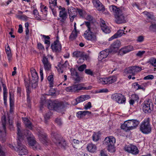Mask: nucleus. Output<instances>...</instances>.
Segmentation results:
<instances>
[{"label":"nucleus","mask_w":156,"mask_h":156,"mask_svg":"<svg viewBox=\"0 0 156 156\" xmlns=\"http://www.w3.org/2000/svg\"><path fill=\"white\" fill-rule=\"evenodd\" d=\"M121 46V43L120 41L117 40L114 41L111 45L110 48L111 51L114 52H116Z\"/></svg>","instance_id":"5701e85b"},{"label":"nucleus","mask_w":156,"mask_h":156,"mask_svg":"<svg viewBox=\"0 0 156 156\" xmlns=\"http://www.w3.org/2000/svg\"><path fill=\"white\" fill-rule=\"evenodd\" d=\"M142 70L141 67L137 66L130 67L124 70L125 73L134 76L137 73Z\"/></svg>","instance_id":"ddd939ff"},{"label":"nucleus","mask_w":156,"mask_h":156,"mask_svg":"<svg viewBox=\"0 0 156 156\" xmlns=\"http://www.w3.org/2000/svg\"><path fill=\"white\" fill-rule=\"evenodd\" d=\"M86 65L85 64H83L80 66L79 67L78 69L80 71H83L84 70V69L86 68Z\"/></svg>","instance_id":"4d7b16f0"},{"label":"nucleus","mask_w":156,"mask_h":156,"mask_svg":"<svg viewBox=\"0 0 156 156\" xmlns=\"http://www.w3.org/2000/svg\"><path fill=\"white\" fill-rule=\"evenodd\" d=\"M23 31V27L20 24L19 26V29L18 30V32L20 33H21Z\"/></svg>","instance_id":"338daca9"},{"label":"nucleus","mask_w":156,"mask_h":156,"mask_svg":"<svg viewBox=\"0 0 156 156\" xmlns=\"http://www.w3.org/2000/svg\"><path fill=\"white\" fill-rule=\"evenodd\" d=\"M18 146L17 148V152L19 153V154L20 155H23L27 153V150L26 147L23 145L22 144L20 143V140H19L17 141Z\"/></svg>","instance_id":"dca6fc26"},{"label":"nucleus","mask_w":156,"mask_h":156,"mask_svg":"<svg viewBox=\"0 0 156 156\" xmlns=\"http://www.w3.org/2000/svg\"><path fill=\"white\" fill-rule=\"evenodd\" d=\"M144 40V37L143 36H139L137 37L136 41L138 42H142Z\"/></svg>","instance_id":"09e8293b"},{"label":"nucleus","mask_w":156,"mask_h":156,"mask_svg":"<svg viewBox=\"0 0 156 156\" xmlns=\"http://www.w3.org/2000/svg\"><path fill=\"white\" fill-rule=\"evenodd\" d=\"M38 132L37 135L41 142L44 145L47 146L49 144L48 140L46 134L42 130L39 129L37 130Z\"/></svg>","instance_id":"4468645a"},{"label":"nucleus","mask_w":156,"mask_h":156,"mask_svg":"<svg viewBox=\"0 0 156 156\" xmlns=\"http://www.w3.org/2000/svg\"><path fill=\"white\" fill-rule=\"evenodd\" d=\"M93 140L94 141H97L99 139L98 135L97 133H94L92 136Z\"/></svg>","instance_id":"a18cd8bd"},{"label":"nucleus","mask_w":156,"mask_h":156,"mask_svg":"<svg viewBox=\"0 0 156 156\" xmlns=\"http://www.w3.org/2000/svg\"><path fill=\"white\" fill-rule=\"evenodd\" d=\"M55 122L59 126H61L63 124L62 121L61 119L59 118H57L55 120Z\"/></svg>","instance_id":"de8ad7c7"},{"label":"nucleus","mask_w":156,"mask_h":156,"mask_svg":"<svg viewBox=\"0 0 156 156\" xmlns=\"http://www.w3.org/2000/svg\"><path fill=\"white\" fill-rule=\"evenodd\" d=\"M87 149L89 152L94 153L96 152L97 147L94 144L92 143H90L87 144Z\"/></svg>","instance_id":"cd10ccee"},{"label":"nucleus","mask_w":156,"mask_h":156,"mask_svg":"<svg viewBox=\"0 0 156 156\" xmlns=\"http://www.w3.org/2000/svg\"><path fill=\"white\" fill-rule=\"evenodd\" d=\"M150 62L154 66L156 67V59L154 58H152L150 60Z\"/></svg>","instance_id":"8fccbe9b"},{"label":"nucleus","mask_w":156,"mask_h":156,"mask_svg":"<svg viewBox=\"0 0 156 156\" xmlns=\"http://www.w3.org/2000/svg\"><path fill=\"white\" fill-rule=\"evenodd\" d=\"M94 6L99 11H103L104 7L99 0H92Z\"/></svg>","instance_id":"393cba45"},{"label":"nucleus","mask_w":156,"mask_h":156,"mask_svg":"<svg viewBox=\"0 0 156 156\" xmlns=\"http://www.w3.org/2000/svg\"><path fill=\"white\" fill-rule=\"evenodd\" d=\"M91 107V103L90 102H89L85 106V109H88L90 108Z\"/></svg>","instance_id":"0e129e2a"},{"label":"nucleus","mask_w":156,"mask_h":156,"mask_svg":"<svg viewBox=\"0 0 156 156\" xmlns=\"http://www.w3.org/2000/svg\"><path fill=\"white\" fill-rule=\"evenodd\" d=\"M85 116L84 111H80L78 112L76 114V116L79 118H81Z\"/></svg>","instance_id":"a19ab883"},{"label":"nucleus","mask_w":156,"mask_h":156,"mask_svg":"<svg viewBox=\"0 0 156 156\" xmlns=\"http://www.w3.org/2000/svg\"><path fill=\"white\" fill-rule=\"evenodd\" d=\"M71 75L73 78L75 79V80L76 81H80V78L79 77V75L76 72V70L71 69Z\"/></svg>","instance_id":"c85d7f7f"},{"label":"nucleus","mask_w":156,"mask_h":156,"mask_svg":"<svg viewBox=\"0 0 156 156\" xmlns=\"http://www.w3.org/2000/svg\"><path fill=\"white\" fill-rule=\"evenodd\" d=\"M51 9V10L52 12V13L53 15L54 16H56V9H55L56 7H50Z\"/></svg>","instance_id":"e2e57ef3"},{"label":"nucleus","mask_w":156,"mask_h":156,"mask_svg":"<svg viewBox=\"0 0 156 156\" xmlns=\"http://www.w3.org/2000/svg\"><path fill=\"white\" fill-rule=\"evenodd\" d=\"M51 135L53 141L59 148H65L66 147V141L61 140V138L58 134L53 132L51 133Z\"/></svg>","instance_id":"0eeeda50"},{"label":"nucleus","mask_w":156,"mask_h":156,"mask_svg":"<svg viewBox=\"0 0 156 156\" xmlns=\"http://www.w3.org/2000/svg\"><path fill=\"white\" fill-rule=\"evenodd\" d=\"M115 143V139L112 136L106 137L104 140V144L108 147L109 151H112L114 150V145Z\"/></svg>","instance_id":"6e6552de"},{"label":"nucleus","mask_w":156,"mask_h":156,"mask_svg":"<svg viewBox=\"0 0 156 156\" xmlns=\"http://www.w3.org/2000/svg\"><path fill=\"white\" fill-rule=\"evenodd\" d=\"M48 108L50 110H55L57 111L63 108V106L61 103H55L54 101H49L48 105Z\"/></svg>","instance_id":"9d476101"},{"label":"nucleus","mask_w":156,"mask_h":156,"mask_svg":"<svg viewBox=\"0 0 156 156\" xmlns=\"http://www.w3.org/2000/svg\"><path fill=\"white\" fill-rule=\"evenodd\" d=\"M2 87H3V96H5V95H7V90L6 86L5 84H2Z\"/></svg>","instance_id":"5fc2aeb1"},{"label":"nucleus","mask_w":156,"mask_h":156,"mask_svg":"<svg viewBox=\"0 0 156 156\" xmlns=\"http://www.w3.org/2000/svg\"><path fill=\"white\" fill-rule=\"evenodd\" d=\"M125 150L126 151L133 154H136L139 153L137 147L134 145L126 146L125 147Z\"/></svg>","instance_id":"a211bd4d"},{"label":"nucleus","mask_w":156,"mask_h":156,"mask_svg":"<svg viewBox=\"0 0 156 156\" xmlns=\"http://www.w3.org/2000/svg\"><path fill=\"white\" fill-rule=\"evenodd\" d=\"M111 98L119 104H124L126 102L125 98L121 94H114L112 95Z\"/></svg>","instance_id":"1a4fd4ad"},{"label":"nucleus","mask_w":156,"mask_h":156,"mask_svg":"<svg viewBox=\"0 0 156 156\" xmlns=\"http://www.w3.org/2000/svg\"><path fill=\"white\" fill-rule=\"evenodd\" d=\"M12 112V111L11 109L10 113H5L2 117V126L0 127V140L2 143L4 142L6 139V126L7 123L6 117L8 116L9 120H10L9 115Z\"/></svg>","instance_id":"20e7f679"},{"label":"nucleus","mask_w":156,"mask_h":156,"mask_svg":"<svg viewBox=\"0 0 156 156\" xmlns=\"http://www.w3.org/2000/svg\"><path fill=\"white\" fill-rule=\"evenodd\" d=\"M139 122L135 119H130L125 121L121 126L122 129L128 131L135 128L139 123Z\"/></svg>","instance_id":"39448f33"},{"label":"nucleus","mask_w":156,"mask_h":156,"mask_svg":"<svg viewBox=\"0 0 156 156\" xmlns=\"http://www.w3.org/2000/svg\"><path fill=\"white\" fill-rule=\"evenodd\" d=\"M77 92L79 90H90L92 89V87L90 86H89L87 87H84L80 84L78 85H76Z\"/></svg>","instance_id":"c756f323"},{"label":"nucleus","mask_w":156,"mask_h":156,"mask_svg":"<svg viewBox=\"0 0 156 156\" xmlns=\"http://www.w3.org/2000/svg\"><path fill=\"white\" fill-rule=\"evenodd\" d=\"M24 80L25 81V85L26 88L27 92V101H28L29 94V83L27 81L26 79H24Z\"/></svg>","instance_id":"c9c22d12"},{"label":"nucleus","mask_w":156,"mask_h":156,"mask_svg":"<svg viewBox=\"0 0 156 156\" xmlns=\"http://www.w3.org/2000/svg\"><path fill=\"white\" fill-rule=\"evenodd\" d=\"M110 51L108 50H105L100 52L98 57L99 61L102 62L105 61L104 59L107 57L109 54Z\"/></svg>","instance_id":"4be33fe9"},{"label":"nucleus","mask_w":156,"mask_h":156,"mask_svg":"<svg viewBox=\"0 0 156 156\" xmlns=\"http://www.w3.org/2000/svg\"><path fill=\"white\" fill-rule=\"evenodd\" d=\"M57 0H51L49 2L50 7H56L57 5Z\"/></svg>","instance_id":"79ce46f5"},{"label":"nucleus","mask_w":156,"mask_h":156,"mask_svg":"<svg viewBox=\"0 0 156 156\" xmlns=\"http://www.w3.org/2000/svg\"><path fill=\"white\" fill-rule=\"evenodd\" d=\"M59 17L60 18L58 19L60 22L64 23L67 17V13L66 10L65 8H63L62 11L59 12Z\"/></svg>","instance_id":"412c9836"},{"label":"nucleus","mask_w":156,"mask_h":156,"mask_svg":"<svg viewBox=\"0 0 156 156\" xmlns=\"http://www.w3.org/2000/svg\"><path fill=\"white\" fill-rule=\"evenodd\" d=\"M58 37L57 40L52 43L51 46V48L54 52H57L60 51L61 48V45L58 41Z\"/></svg>","instance_id":"aec40b11"},{"label":"nucleus","mask_w":156,"mask_h":156,"mask_svg":"<svg viewBox=\"0 0 156 156\" xmlns=\"http://www.w3.org/2000/svg\"><path fill=\"white\" fill-rule=\"evenodd\" d=\"M76 11L78 12L80 17H83V16L84 12L82 10L79 9H77Z\"/></svg>","instance_id":"49530a36"},{"label":"nucleus","mask_w":156,"mask_h":156,"mask_svg":"<svg viewBox=\"0 0 156 156\" xmlns=\"http://www.w3.org/2000/svg\"><path fill=\"white\" fill-rule=\"evenodd\" d=\"M90 97L88 95H82L78 97L76 99V101H73L72 104L73 105H76L78 103L82 102L89 99Z\"/></svg>","instance_id":"f3484780"},{"label":"nucleus","mask_w":156,"mask_h":156,"mask_svg":"<svg viewBox=\"0 0 156 156\" xmlns=\"http://www.w3.org/2000/svg\"><path fill=\"white\" fill-rule=\"evenodd\" d=\"M41 11L44 13V15L46 16H47V7L46 6H44L43 5H41L40 6Z\"/></svg>","instance_id":"4c0bfd02"},{"label":"nucleus","mask_w":156,"mask_h":156,"mask_svg":"<svg viewBox=\"0 0 156 156\" xmlns=\"http://www.w3.org/2000/svg\"><path fill=\"white\" fill-rule=\"evenodd\" d=\"M140 129V131L144 134H147L151 133L152 128L149 118L144 119L141 122Z\"/></svg>","instance_id":"423d86ee"},{"label":"nucleus","mask_w":156,"mask_h":156,"mask_svg":"<svg viewBox=\"0 0 156 156\" xmlns=\"http://www.w3.org/2000/svg\"><path fill=\"white\" fill-rule=\"evenodd\" d=\"M37 47L39 49L41 50H44V48L43 45L40 43L37 44Z\"/></svg>","instance_id":"774afa93"},{"label":"nucleus","mask_w":156,"mask_h":156,"mask_svg":"<svg viewBox=\"0 0 156 156\" xmlns=\"http://www.w3.org/2000/svg\"><path fill=\"white\" fill-rule=\"evenodd\" d=\"M85 73L87 74L90 76H93L94 74L93 72L90 69H86L85 70Z\"/></svg>","instance_id":"864d4df0"},{"label":"nucleus","mask_w":156,"mask_h":156,"mask_svg":"<svg viewBox=\"0 0 156 156\" xmlns=\"http://www.w3.org/2000/svg\"><path fill=\"white\" fill-rule=\"evenodd\" d=\"M153 105L151 100L149 99L145 101L143 105V109L145 113H150L153 108Z\"/></svg>","instance_id":"f8f14e48"},{"label":"nucleus","mask_w":156,"mask_h":156,"mask_svg":"<svg viewBox=\"0 0 156 156\" xmlns=\"http://www.w3.org/2000/svg\"><path fill=\"white\" fill-rule=\"evenodd\" d=\"M29 24L28 22H27L25 24V31L26 32V36H25V38L26 40L28 41L29 39Z\"/></svg>","instance_id":"7c9ffc66"},{"label":"nucleus","mask_w":156,"mask_h":156,"mask_svg":"<svg viewBox=\"0 0 156 156\" xmlns=\"http://www.w3.org/2000/svg\"><path fill=\"white\" fill-rule=\"evenodd\" d=\"M87 55H86V54L84 55V56H81L79 59L78 62H80L82 63L83 62L85 59L87 58Z\"/></svg>","instance_id":"3c124183"},{"label":"nucleus","mask_w":156,"mask_h":156,"mask_svg":"<svg viewBox=\"0 0 156 156\" xmlns=\"http://www.w3.org/2000/svg\"><path fill=\"white\" fill-rule=\"evenodd\" d=\"M85 53L83 51H76L73 52V56L76 58H80L84 56Z\"/></svg>","instance_id":"2f4dec72"},{"label":"nucleus","mask_w":156,"mask_h":156,"mask_svg":"<svg viewBox=\"0 0 156 156\" xmlns=\"http://www.w3.org/2000/svg\"><path fill=\"white\" fill-rule=\"evenodd\" d=\"M139 87V84L137 82L134 83L132 84V87L134 88L135 90H138Z\"/></svg>","instance_id":"13d9d810"},{"label":"nucleus","mask_w":156,"mask_h":156,"mask_svg":"<svg viewBox=\"0 0 156 156\" xmlns=\"http://www.w3.org/2000/svg\"><path fill=\"white\" fill-rule=\"evenodd\" d=\"M83 24L86 26L87 28L83 34L84 37L88 41L92 42L95 41L97 40L96 36L97 28L95 26L88 22H85Z\"/></svg>","instance_id":"f257e3e1"},{"label":"nucleus","mask_w":156,"mask_h":156,"mask_svg":"<svg viewBox=\"0 0 156 156\" xmlns=\"http://www.w3.org/2000/svg\"><path fill=\"white\" fill-rule=\"evenodd\" d=\"M98 82L102 84H108L107 77L100 78L98 80Z\"/></svg>","instance_id":"72a5a7b5"},{"label":"nucleus","mask_w":156,"mask_h":156,"mask_svg":"<svg viewBox=\"0 0 156 156\" xmlns=\"http://www.w3.org/2000/svg\"><path fill=\"white\" fill-rule=\"evenodd\" d=\"M143 13L146 16L148 19L151 20H153L154 19V15L152 13H150L147 11H144V12Z\"/></svg>","instance_id":"e433bc0d"},{"label":"nucleus","mask_w":156,"mask_h":156,"mask_svg":"<svg viewBox=\"0 0 156 156\" xmlns=\"http://www.w3.org/2000/svg\"><path fill=\"white\" fill-rule=\"evenodd\" d=\"M131 98L135 101H137L139 99L138 96L136 94H133L132 95Z\"/></svg>","instance_id":"680f3d73"},{"label":"nucleus","mask_w":156,"mask_h":156,"mask_svg":"<svg viewBox=\"0 0 156 156\" xmlns=\"http://www.w3.org/2000/svg\"><path fill=\"white\" fill-rule=\"evenodd\" d=\"M42 61L44 65V69L46 71H48L50 70L51 64L48 60V58L45 56L43 57Z\"/></svg>","instance_id":"b1692460"},{"label":"nucleus","mask_w":156,"mask_h":156,"mask_svg":"<svg viewBox=\"0 0 156 156\" xmlns=\"http://www.w3.org/2000/svg\"><path fill=\"white\" fill-rule=\"evenodd\" d=\"M145 52V51H139L136 54V55L137 56L140 57H141L144 54Z\"/></svg>","instance_id":"bf43d9fd"},{"label":"nucleus","mask_w":156,"mask_h":156,"mask_svg":"<svg viewBox=\"0 0 156 156\" xmlns=\"http://www.w3.org/2000/svg\"><path fill=\"white\" fill-rule=\"evenodd\" d=\"M30 148L34 150H41V148L40 145L35 140L34 136L30 134Z\"/></svg>","instance_id":"9b49d317"},{"label":"nucleus","mask_w":156,"mask_h":156,"mask_svg":"<svg viewBox=\"0 0 156 156\" xmlns=\"http://www.w3.org/2000/svg\"><path fill=\"white\" fill-rule=\"evenodd\" d=\"M50 115L49 113L46 114L44 116L45 122V123H47L48 122V120L50 118Z\"/></svg>","instance_id":"6e6d98bb"},{"label":"nucleus","mask_w":156,"mask_h":156,"mask_svg":"<svg viewBox=\"0 0 156 156\" xmlns=\"http://www.w3.org/2000/svg\"><path fill=\"white\" fill-rule=\"evenodd\" d=\"M133 46L129 45L122 48L119 51V55L122 56L123 55L133 51Z\"/></svg>","instance_id":"6ab92c4d"},{"label":"nucleus","mask_w":156,"mask_h":156,"mask_svg":"<svg viewBox=\"0 0 156 156\" xmlns=\"http://www.w3.org/2000/svg\"><path fill=\"white\" fill-rule=\"evenodd\" d=\"M149 29L151 31H156V23H152L149 27Z\"/></svg>","instance_id":"c03bdc74"},{"label":"nucleus","mask_w":156,"mask_h":156,"mask_svg":"<svg viewBox=\"0 0 156 156\" xmlns=\"http://www.w3.org/2000/svg\"><path fill=\"white\" fill-rule=\"evenodd\" d=\"M110 11L114 14L115 22L117 24H121L126 22V17L122 10L115 5L109 6Z\"/></svg>","instance_id":"7ed1b4c3"},{"label":"nucleus","mask_w":156,"mask_h":156,"mask_svg":"<svg viewBox=\"0 0 156 156\" xmlns=\"http://www.w3.org/2000/svg\"><path fill=\"white\" fill-rule=\"evenodd\" d=\"M33 14L35 18L40 19L41 16L38 14V12L36 9H34L33 10Z\"/></svg>","instance_id":"37998d69"},{"label":"nucleus","mask_w":156,"mask_h":156,"mask_svg":"<svg viewBox=\"0 0 156 156\" xmlns=\"http://www.w3.org/2000/svg\"><path fill=\"white\" fill-rule=\"evenodd\" d=\"M100 25L101 29L102 31L106 34L109 33L111 30L109 27L105 24V22L103 20L100 21Z\"/></svg>","instance_id":"a878e982"},{"label":"nucleus","mask_w":156,"mask_h":156,"mask_svg":"<svg viewBox=\"0 0 156 156\" xmlns=\"http://www.w3.org/2000/svg\"><path fill=\"white\" fill-rule=\"evenodd\" d=\"M154 76L153 75H149L144 77V80H152L154 79Z\"/></svg>","instance_id":"052dcab7"},{"label":"nucleus","mask_w":156,"mask_h":156,"mask_svg":"<svg viewBox=\"0 0 156 156\" xmlns=\"http://www.w3.org/2000/svg\"><path fill=\"white\" fill-rule=\"evenodd\" d=\"M71 88H72V92H77V89L76 87V85L72 86Z\"/></svg>","instance_id":"69168bd1"},{"label":"nucleus","mask_w":156,"mask_h":156,"mask_svg":"<svg viewBox=\"0 0 156 156\" xmlns=\"http://www.w3.org/2000/svg\"><path fill=\"white\" fill-rule=\"evenodd\" d=\"M23 121L26 128V130L21 131L20 129L21 127L20 124L18 123L17 126V135L19 137V139L21 138L26 139L28 140V143L29 142V121L27 118L22 117Z\"/></svg>","instance_id":"f03ea898"},{"label":"nucleus","mask_w":156,"mask_h":156,"mask_svg":"<svg viewBox=\"0 0 156 156\" xmlns=\"http://www.w3.org/2000/svg\"><path fill=\"white\" fill-rule=\"evenodd\" d=\"M6 53L7 54L8 58L9 61L10 62L11 60L12 56V55L11 53V51H9L6 52Z\"/></svg>","instance_id":"603ef678"},{"label":"nucleus","mask_w":156,"mask_h":156,"mask_svg":"<svg viewBox=\"0 0 156 156\" xmlns=\"http://www.w3.org/2000/svg\"><path fill=\"white\" fill-rule=\"evenodd\" d=\"M30 71L31 73V77L33 78V80L31 81L32 87L33 88H35L37 85V80L38 79V76L35 70L32 68Z\"/></svg>","instance_id":"2eb2a0df"},{"label":"nucleus","mask_w":156,"mask_h":156,"mask_svg":"<svg viewBox=\"0 0 156 156\" xmlns=\"http://www.w3.org/2000/svg\"><path fill=\"white\" fill-rule=\"evenodd\" d=\"M78 32L79 31H78L73 30L70 36V40L72 41L75 39L77 36V34Z\"/></svg>","instance_id":"473e14b6"},{"label":"nucleus","mask_w":156,"mask_h":156,"mask_svg":"<svg viewBox=\"0 0 156 156\" xmlns=\"http://www.w3.org/2000/svg\"><path fill=\"white\" fill-rule=\"evenodd\" d=\"M124 31L123 30H119L115 34L116 35V37H119L122 36L123 34H125Z\"/></svg>","instance_id":"ea45409f"},{"label":"nucleus","mask_w":156,"mask_h":156,"mask_svg":"<svg viewBox=\"0 0 156 156\" xmlns=\"http://www.w3.org/2000/svg\"><path fill=\"white\" fill-rule=\"evenodd\" d=\"M68 12L69 14L70 21L73 22L76 16V11L74 8L71 7L68 9Z\"/></svg>","instance_id":"bb28decb"},{"label":"nucleus","mask_w":156,"mask_h":156,"mask_svg":"<svg viewBox=\"0 0 156 156\" xmlns=\"http://www.w3.org/2000/svg\"><path fill=\"white\" fill-rule=\"evenodd\" d=\"M49 82L50 86L51 87H52L53 86V75H51L49 76L47 78Z\"/></svg>","instance_id":"58836bf2"},{"label":"nucleus","mask_w":156,"mask_h":156,"mask_svg":"<svg viewBox=\"0 0 156 156\" xmlns=\"http://www.w3.org/2000/svg\"><path fill=\"white\" fill-rule=\"evenodd\" d=\"M108 84H111L115 82L117 80V77L115 76H112L107 77Z\"/></svg>","instance_id":"f704fd0d"}]
</instances>
